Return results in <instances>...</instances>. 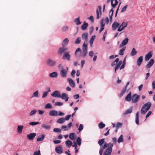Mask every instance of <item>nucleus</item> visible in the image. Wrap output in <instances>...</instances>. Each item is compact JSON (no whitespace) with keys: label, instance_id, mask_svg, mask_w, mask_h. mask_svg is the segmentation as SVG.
I'll return each mask as SVG.
<instances>
[{"label":"nucleus","instance_id":"obj_1","mask_svg":"<svg viewBox=\"0 0 155 155\" xmlns=\"http://www.w3.org/2000/svg\"><path fill=\"white\" fill-rule=\"evenodd\" d=\"M111 1V6L112 8L110 10L109 12V17L110 21H112V16L114 13L113 8H115L116 6L117 5L118 3V1L117 0H107V2L108 3Z\"/></svg>","mask_w":155,"mask_h":155},{"label":"nucleus","instance_id":"obj_2","mask_svg":"<svg viewBox=\"0 0 155 155\" xmlns=\"http://www.w3.org/2000/svg\"><path fill=\"white\" fill-rule=\"evenodd\" d=\"M152 104L150 102H147L142 106L141 110V113L142 114H145L150 109Z\"/></svg>","mask_w":155,"mask_h":155},{"label":"nucleus","instance_id":"obj_3","mask_svg":"<svg viewBox=\"0 0 155 155\" xmlns=\"http://www.w3.org/2000/svg\"><path fill=\"white\" fill-rule=\"evenodd\" d=\"M123 63V61H120L116 65V67L115 68V71L114 72L115 73H117L116 71L119 68H120V69L121 70L123 68H124L125 66V59L123 61V64L120 67L121 65Z\"/></svg>","mask_w":155,"mask_h":155},{"label":"nucleus","instance_id":"obj_4","mask_svg":"<svg viewBox=\"0 0 155 155\" xmlns=\"http://www.w3.org/2000/svg\"><path fill=\"white\" fill-rule=\"evenodd\" d=\"M49 115L52 116H63L64 115V113L59 111H56L54 110H51L49 112Z\"/></svg>","mask_w":155,"mask_h":155},{"label":"nucleus","instance_id":"obj_5","mask_svg":"<svg viewBox=\"0 0 155 155\" xmlns=\"http://www.w3.org/2000/svg\"><path fill=\"white\" fill-rule=\"evenodd\" d=\"M87 43L86 41L84 42L82 48V55L83 57H84L87 54Z\"/></svg>","mask_w":155,"mask_h":155},{"label":"nucleus","instance_id":"obj_6","mask_svg":"<svg viewBox=\"0 0 155 155\" xmlns=\"http://www.w3.org/2000/svg\"><path fill=\"white\" fill-rule=\"evenodd\" d=\"M140 98V96L136 94H134L132 97L131 101L133 103H135L138 102Z\"/></svg>","mask_w":155,"mask_h":155},{"label":"nucleus","instance_id":"obj_7","mask_svg":"<svg viewBox=\"0 0 155 155\" xmlns=\"http://www.w3.org/2000/svg\"><path fill=\"white\" fill-rule=\"evenodd\" d=\"M46 63L48 66L51 67L55 65L56 63V62L55 60L48 59L46 61Z\"/></svg>","mask_w":155,"mask_h":155},{"label":"nucleus","instance_id":"obj_8","mask_svg":"<svg viewBox=\"0 0 155 155\" xmlns=\"http://www.w3.org/2000/svg\"><path fill=\"white\" fill-rule=\"evenodd\" d=\"M112 145H110L105 151L104 155H110L112 150Z\"/></svg>","mask_w":155,"mask_h":155},{"label":"nucleus","instance_id":"obj_9","mask_svg":"<svg viewBox=\"0 0 155 155\" xmlns=\"http://www.w3.org/2000/svg\"><path fill=\"white\" fill-rule=\"evenodd\" d=\"M128 23L126 22H123L121 25L119 27L117 30L118 31H121L123 30L127 25Z\"/></svg>","mask_w":155,"mask_h":155},{"label":"nucleus","instance_id":"obj_10","mask_svg":"<svg viewBox=\"0 0 155 155\" xmlns=\"http://www.w3.org/2000/svg\"><path fill=\"white\" fill-rule=\"evenodd\" d=\"M60 98H61L63 100H65V101H68L69 99V97L67 94L65 93H63L61 95Z\"/></svg>","mask_w":155,"mask_h":155},{"label":"nucleus","instance_id":"obj_11","mask_svg":"<svg viewBox=\"0 0 155 155\" xmlns=\"http://www.w3.org/2000/svg\"><path fill=\"white\" fill-rule=\"evenodd\" d=\"M61 93L58 91H55L53 92L51 94V95L53 97L60 98L61 96Z\"/></svg>","mask_w":155,"mask_h":155},{"label":"nucleus","instance_id":"obj_12","mask_svg":"<svg viewBox=\"0 0 155 155\" xmlns=\"http://www.w3.org/2000/svg\"><path fill=\"white\" fill-rule=\"evenodd\" d=\"M36 135V134L35 133H31L27 135V136L29 140H32L34 139Z\"/></svg>","mask_w":155,"mask_h":155},{"label":"nucleus","instance_id":"obj_13","mask_svg":"<svg viewBox=\"0 0 155 155\" xmlns=\"http://www.w3.org/2000/svg\"><path fill=\"white\" fill-rule=\"evenodd\" d=\"M68 81L70 86L73 88H74L75 87V83L71 78H68Z\"/></svg>","mask_w":155,"mask_h":155},{"label":"nucleus","instance_id":"obj_14","mask_svg":"<svg viewBox=\"0 0 155 155\" xmlns=\"http://www.w3.org/2000/svg\"><path fill=\"white\" fill-rule=\"evenodd\" d=\"M55 150L56 152L58 154H61L63 152L62 147L60 146L56 147L55 148Z\"/></svg>","mask_w":155,"mask_h":155},{"label":"nucleus","instance_id":"obj_15","mask_svg":"<svg viewBox=\"0 0 155 155\" xmlns=\"http://www.w3.org/2000/svg\"><path fill=\"white\" fill-rule=\"evenodd\" d=\"M129 39L128 38H125L122 41V43L120 45V48H121L123 46L126 45L128 42Z\"/></svg>","mask_w":155,"mask_h":155},{"label":"nucleus","instance_id":"obj_16","mask_svg":"<svg viewBox=\"0 0 155 155\" xmlns=\"http://www.w3.org/2000/svg\"><path fill=\"white\" fill-rule=\"evenodd\" d=\"M67 71L64 69H62L60 71V74L62 77H66Z\"/></svg>","mask_w":155,"mask_h":155},{"label":"nucleus","instance_id":"obj_17","mask_svg":"<svg viewBox=\"0 0 155 155\" xmlns=\"http://www.w3.org/2000/svg\"><path fill=\"white\" fill-rule=\"evenodd\" d=\"M70 55L68 52H65L63 56V59H67L68 61L70 60Z\"/></svg>","mask_w":155,"mask_h":155},{"label":"nucleus","instance_id":"obj_18","mask_svg":"<svg viewBox=\"0 0 155 155\" xmlns=\"http://www.w3.org/2000/svg\"><path fill=\"white\" fill-rule=\"evenodd\" d=\"M143 57L142 56H141L137 60V65L138 66H140V65L141 64L142 62L143 61Z\"/></svg>","mask_w":155,"mask_h":155},{"label":"nucleus","instance_id":"obj_19","mask_svg":"<svg viewBox=\"0 0 155 155\" xmlns=\"http://www.w3.org/2000/svg\"><path fill=\"white\" fill-rule=\"evenodd\" d=\"M152 56L151 52H150L145 55V60L147 61H148L151 58Z\"/></svg>","mask_w":155,"mask_h":155},{"label":"nucleus","instance_id":"obj_20","mask_svg":"<svg viewBox=\"0 0 155 155\" xmlns=\"http://www.w3.org/2000/svg\"><path fill=\"white\" fill-rule=\"evenodd\" d=\"M154 62V60L153 59H151L147 65V68H150L153 64Z\"/></svg>","mask_w":155,"mask_h":155},{"label":"nucleus","instance_id":"obj_21","mask_svg":"<svg viewBox=\"0 0 155 155\" xmlns=\"http://www.w3.org/2000/svg\"><path fill=\"white\" fill-rule=\"evenodd\" d=\"M104 19H102L101 21V29L99 31V33H100L104 29V27L105 25V24L104 23Z\"/></svg>","mask_w":155,"mask_h":155},{"label":"nucleus","instance_id":"obj_22","mask_svg":"<svg viewBox=\"0 0 155 155\" xmlns=\"http://www.w3.org/2000/svg\"><path fill=\"white\" fill-rule=\"evenodd\" d=\"M112 145V147L113 146L114 144L113 143H104L103 146L101 147V148H102L103 149L106 148L108 147H110V145Z\"/></svg>","mask_w":155,"mask_h":155},{"label":"nucleus","instance_id":"obj_23","mask_svg":"<svg viewBox=\"0 0 155 155\" xmlns=\"http://www.w3.org/2000/svg\"><path fill=\"white\" fill-rule=\"evenodd\" d=\"M45 136V135L44 134L39 135L38 137L37 141L38 142L42 141L44 139Z\"/></svg>","mask_w":155,"mask_h":155},{"label":"nucleus","instance_id":"obj_24","mask_svg":"<svg viewBox=\"0 0 155 155\" xmlns=\"http://www.w3.org/2000/svg\"><path fill=\"white\" fill-rule=\"evenodd\" d=\"M119 25V24L118 22L116 21L114 22L112 25V27L114 30H116Z\"/></svg>","mask_w":155,"mask_h":155},{"label":"nucleus","instance_id":"obj_25","mask_svg":"<svg viewBox=\"0 0 155 155\" xmlns=\"http://www.w3.org/2000/svg\"><path fill=\"white\" fill-rule=\"evenodd\" d=\"M69 41V40L67 38H66L63 40L62 43V45L63 48L65 46L67 45Z\"/></svg>","mask_w":155,"mask_h":155},{"label":"nucleus","instance_id":"obj_26","mask_svg":"<svg viewBox=\"0 0 155 155\" xmlns=\"http://www.w3.org/2000/svg\"><path fill=\"white\" fill-rule=\"evenodd\" d=\"M131 92H130L125 98V100L127 101H130L131 99Z\"/></svg>","mask_w":155,"mask_h":155},{"label":"nucleus","instance_id":"obj_27","mask_svg":"<svg viewBox=\"0 0 155 155\" xmlns=\"http://www.w3.org/2000/svg\"><path fill=\"white\" fill-rule=\"evenodd\" d=\"M24 127L23 125H18L17 127V131L19 134H21L22 132V130Z\"/></svg>","mask_w":155,"mask_h":155},{"label":"nucleus","instance_id":"obj_28","mask_svg":"<svg viewBox=\"0 0 155 155\" xmlns=\"http://www.w3.org/2000/svg\"><path fill=\"white\" fill-rule=\"evenodd\" d=\"M82 38L83 39L85 40V41L84 42L86 41L87 43V40L88 39V35L87 33H84L82 34Z\"/></svg>","mask_w":155,"mask_h":155},{"label":"nucleus","instance_id":"obj_29","mask_svg":"<svg viewBox=\"0 0 155 155\" xmlns=\"http://www.w3.org/2000/svg\"><path fill=\"white\" fill-rule=\"evenodd\" d=\"M58 73L56 72H54L52 73H51L49 74V76L51 78H55L58 76Z\"/></svg>","mask_w":155,"mask_h":155},{"label":"nucleus","instance_id":"obj_30","mask_svg":"<svg viewBox=\"0 0 155 155\" xmlns=\"http://www.w3.org/2000/svg\"><path fill=\"white\" fill-rule=\"evenodd\" d=\"M88 26V24L87 23H86L85 21H84V24L82 25L81 26V28L82 29L84 30H86L87 29Z\"/></svg>","mask_w":155,"mask_h":155},{"label":"nucleus","instance_id":"obj_31","mask_svg":"<svg viewBox=\"0 0 155 155\" xmlns=\"http://www.w3.org/2000/svg\"><path fill=\"white\" fill-rule=\"evenodd\" d=\"M42 128L45 129H49L51 128V126L50 125H47L45 124H42L41 125Z\"/></svg>","mask_w":155,"mask_h":155},{"label":"nucleus","instance_id":"obj_32","mask_svg":"<svg viewBox=\"0 0 155 155\" xmlns=\"http://www.w3.org/2000/svg\"><path fill=\"white\" fill-rule=\"evenodd\" d=\"M105 142V139L103 138L101 139L98 142V143L100 146L102 147V145Z\"/></svg>","mask_w":155,"mask_h":155},{"label":"nucleus","instance_id":"obj_33","mask_svg":"<svg viewBox=\"0 0 155 155\" xmlns=\"http://www.w3.org/2000/svg\"><path fill=\"white\" fill-rule=\"evenodd\" d=\"M67 50V48H60L59 50V52L60 54H62Z\"/></svg>","mask_w":155,"mask_h":155},{"label":"nucleus","instance_id":"obj_34","mask_svg":"<svg viewBox=\"0 0 155 155\" xmlns=\"http://www.w3.org/2000/svg\"><path fill=\"white\" fill-rule=\"evenodd\" d=\"M132 111V107H131L130 108L127 109L126 111L124 114V115H126L127 114L131 113Z\"/></svg>","mask_w":155,"mask_h":155},{"label":"nucleus","instance_id":"obj_35","mask_svg":"<svg viewBox=\"0 0 155 155\" xmlns=\"http://www.w3.org/2000/svg\"><path fill=\"white\" fill-rule=\"evenodd\" d=\"M66 146L68 147H70L72 145V142L69 140H67L65 142Z\"/></svg>","mask_w":155,"mask_h":155},{"label":"nucleus","instance_id":"obj_36","mask_svg":"<svg viewBox=\"0 0 155 155\" xmlns=\"http://www.w3.org/2000/svg\"><path fill=\"white\" fill-rule=\"evenodd\" d=\"M139 113L138 112H137L136 115V120L135 122L137 124H139Z\"/></svg>","mask_w":155,"mask_h":155},{"label":"nucleus","instance_id":"obj_37","mask_svg":"<svg viewBox=\"0 0 155 155\" xmlns=\"http://www.w3.org/2000/svg\"><path fill=\"white\" fill-rule=\"evenodd\" d=\"M65 121V119L63 118H61L58 119L57 122L59 124H62Z\"/></svg>","mask_w":155,"mask_h":155},{"label":"nucleus","instance_id":"obj_38","mask_svg":"<svg viewBox=\"0 0 155 155\" xmlns=\"http://www.w3.org/2000/svg\"><path fill=\"white\" fill-rule=\"evenodd\" d=\"M137 51L135 50V49L134 48L131 52V53H130V55L131 56H134L136 54H137Z\"/></svg>","mask_w":155,"mask_h":155},{"label":"nucleus","instance_id":"obj_39","mask_svg":"<svg viewBox=\"0 0 155 155\" xmlns=\"http://www.w3.org/2000/svg\"><path fill=\"white\" fill-rule=\"evenodd\" d=\"M126 47H123L122 49H121L119 51V54L120 55H123L124 53V51L125 50Z\"/></svg>","mask_w":155,"mask_h":155},{"label":"nucleus","instance_id":"obj_40","mask_svg":"<svg viewBox=\"0 0 155 155\" xmlns=\"http://www.w3.org/2000/svg\"><path fill=\"white\" fill-rule=\"evenodd\" d=\"M75 137V134L74 133H70L69 135V138L72 140H74Z\"/></svg>","mask_w":155,"mask_h":155},{"label":"nucleus","instance_id":"obj_41","mask_svg":"<svg viewBox=\"0 0 155 155\" xmlns=\"http://www.w3.org/2000/svg\"><path fill=\"white\" fill-rule=\"evenodd\" d=\"M74 21L76 23V24L78 25L81 24V22L80 21L79 17L75 19Z\"/></svg>","mask_w":155,"mask_h":155},{"label":"nucleus","instance_id":"obj_42","mask_svg":"<svg viewBox=\"0 0 155 155\" xmlns=\"http://www.w3.org/2000/svg\"><path fill=\"white\" fill-rule=\"evenodd\" d=\"M95 38V36L94 35L92 36L91 39L90 40V43L91 46H92V45L93 44Z\"/></svg>","mask_w":155,"mask_h":155},{"label":"nucleus","instance_id":"obj_43","mask_svg":"<svg viewBox=\"0 0 155 155\" xmlns=\"http://www.w3.org/2000/svg\"><path fill=\"white\" fill-rule=\"evenodd\" d=\"M81 140L80 138L79 137H78L77 138L76 142H77L78 145L79 146L81 145Z\"/></svg>","mask_w":155,"mask_h":155},{"label":"nucleus","instance_id":"obj_44","mask_svg":"<svg viewBox=\"0 0 155 155\" xmlns=\"http://www.w3.org/2000/svg\"><path fill=\"white\" fill-rule=\"evenodd\" d=\"M123 141V135L121 134L120 136L119 137L117 140V142L118 143H120L121 142H122Z\"/></svg>","mask_w":155,"mask_h":155},{"label":"nucleus","instance_id":"obj_45","mask_svg":"<svg viewBox=\"0 0 155 155\" xmlns=\"http://www.w3.org/2000/svg\"><path fill=\"white\" fill-rule=\"evenodd\" d=\"M105 126V124H103L102 122H101L98 125L100 129H102L104 128Z\"/></svg>","mask_w":155,"mask_h":155},{"label":"nucleus","instance_id":"obj_46","mask_svg":"<svg viewBox=\"0 0 155 155\" xmlns=\"http://www.w3.org/2000/svg\"><path fill=\"white\" fill-rule=\"evenodd\" d=\"M51 108H52V105H51V104L50 103H48V104H46V105H45V109H47V108L50 109Z\"/></svg>","mask_w":155,"mask_h":155},{"label":"nucleus","instance_id":"obj_47","mask_svg":"<svg viewBox=\"0 0 155 155\" xmlns=\"http://www.w3.org/2000/svg\"><path fill=\"white\" fill-rule=\"evenodd\" d=\"M39 124V122H32L29 123V124L34 126L35 125H36Z\"/></svg>","mask_w":155,"mask_h":155},{"label":"nucleus","instance_id":"obj_48","mask_svg":"<svg viewBox=\"0 0 155 155\" xmlns=\"http://www.w3.org/2000/svg\"><path fill=\"white\" fill-rule=\"evenodd\" d=\"M127 90L126 87H125L124 89L122 91L120 94V96L121 97L125 93L126 91Z\"/></svg>","mask_w":155,"mask_h":155},{"label":"nucleus","instance_id":"obj_49","mask_svg":"<svg viewBox=\"0 0 155 155\" xmlns=\"http://www.w3.org/2000/svg\"><path fill=\"white\" fill-rule=\"evenodd\" d=\"M37 112V110H31L30 113V116H32L35 114Z\"/></svg>","mask_w":155,"mask_h":155},{"label":"nucleus","instance_id":"obj_50","mask_svg":"<svg viewBox=\"0 0 155 155\" xmlns=\"http://www.w3.org/2000/svg\"><path fill=\"white\" fill-rule=\"evenodd\" d=\"M38 91H36L34 92L32 96V97H38Z\"/></svg>","mask_w":155,"mask_h":155},{"label":"nucleus","instance_id":"obj_51","mask_svg":"<svg viewBox=\"0 0 155 155\" xmlns=\"http://www.w3.org/2000/svg\"><path fill=\"white\" fill-rule=\"evenodd\" d=\"M63 104L62 102H56L54 104V105L55 106H60L63 105Z\"/></svg>","mask_w":155,"mask_h":155},{"label":"nucleus","instance_id":"obj_52","mask_svg":"<svg viewBox=\"0 0 155 155\" xmlns=\"http://www.w3.org/2000/svg\"><path fill=\"white\" fill-rule=\"evenodd\" d=\"M81 42V39L80 37H78L76 40L75 43L76 44H79Z\"/></svg>","mask_w":155,"mask_h":155},{"label":"nucleus","instance_id":"obj_53","mask_svg":"<svg viewBox=\"0 0 155 155\" xmlns=\"http://www.w3.org/2000/svg\"><path fill=\"white\" fill-rule=\"evenodd\" d=\"M68 27L67 26H64L62 27V30L63 31H65L68 30Z\"/></svg>","mask_w":155,"mask_h":155},{"label":"nucleus","instance_id":"obj_54","mask_svg":"<svg viewBox=\"0 0 155 155\" xmlns=\"http://www.w3.org/2000/svg\"><path fill=\"white\" fill-rule=\"evenodd\" d=\"M127 5L123 7L121 11V12H125L127 7Z\"/></svg>","mask_w":155,"mask_h":155},{"label":"nucleus","instance_id":"obj_55","mask_svg":"<svg viewBox=\"0 0 155 155\" xmlns=\"http://www.w3.org/2000/svg\"><path fill=\"white\" fill-rule=\"evenodd\" d=\"M96 14H97V17L96 19H98L100 17L99 16V12L98 9H97L96 10Z\"/></svg>","mask_w":155,"mask_h":155},{"label":"nucleus","instance_id":"obj_56","mask_svg":"<svg viewBox=\"0 0 155 155\" xmlns=\"http://www.w3.org/2000/svg\"><path fill=\"white\" fill-rule=\"evenodd\" d=\"M83 126L82 124H81L78 128V130H79V131L80 132L83 129Z\"/></svg>","mask_w":155,"mask_h":155},{"label":"nucleus","instance_id":"obj_57","mask_svg":"<svg viewBox=\"0 0 155 155\" xmlns=\"http://www.w3.org/2000/svg\"><path fill=\"white\" fill-rule=\"evenodd\" d=\"M48 92L46 91H45L43 92V95L42 96V98H45L46 97L48 94Z\"/></svg>","mask_w":155,"mask_h":155},{"label":"nucleus","instance_id":"obj_58","mask_svg":"<svg viewBox=\"0 0 155 155\" xmlns=\"http://www.w3.org/2000/svg\"><path fill=\"white\" fill-rule=\"evenodd\" d=\"M75 73L76 71L74 70H72L71 72V75L73 78H74V77Z\"/></svg>","mask_w":155,"mask_h":155},{"label":"nucleus","instance_id":"obj_59","mask_svg":"<svg viewBox=\"0 0 155 155\" xmlns=\"http://www.w3.org/2000/svg\"><path fill=\"white\" fill-rule=\"evenodd\" d=\"M33 155H41L40 151L39 150L38 151H35L33 154Z\"/></svg>","mask_w":155,"mask_h":155},{"label":"nucleus","instance_id":"obj_60","mask_svg":"<svg viewBox=\"0 0 155 155\" xmlns=\"http://www.w3.org/2000/svg\"><path fill=\"white\" fill-rule=\"evenodd\" d=\"M81 51V49L80 48H77L75 51V55L76 57H77V52H78Z\"/></svg>","mask_w":155,"mask_h":155},{"label":"nucleus","instance_id":"obj_61","mask_svg":"<svg viewBox=\"0 0 155 155\" xmlns=\"http://www.w3.org/2000/svg\"><path fill=\"white\" fill-rule=\"evenodd\" d=\"M88 19H89L91 22H93L94 21V18L93 16H90L89 18Z\"/></svg>","mask_w":155,"mask_h":155},{"label":"nucleus","instance_id":"obj_62","mask_svg":"<svg viewBox=\"0 0 155 155\" xmlns=\"http://www.w3.org/2000/svg\"><path fill=\"white\" fill-rule=\"evenodd\" d=\"M103 19H104V21H105V23H106L107 24H108V23L109 20L108 17H107L105 19H104L103 18Z\"/></svg>","mask_w":155,"mask_h":155},{"label":"nucleus","instance_id":"obj_63","mask_svg":"<svg viewBox=\"0 0 155 155\" xmlns=\"http://www.w3.org/2000/svg\"><path fill=\"white\" fill-rule=\"evenodd\" d=\"M71 117V115H67L66 117H65V118H64L65 120H68L70 118V117Z\"/></svg>","mask_w":155,"mask_h":155},{"label":"nucleus","instance_id":"obj_64","mask_svg":"<svg viewBox=\"0 0 155 155\" xmlns=\"http://www.w3.org/2000/svg\"><path fill=\"white\" fill-rule=\"evenodd\" d=\"M53 130L56 132H60L61 131L60 129L59 128H54Z\"/></svg>","mask_w":155,"mask_h":155}]
</instances>
